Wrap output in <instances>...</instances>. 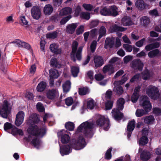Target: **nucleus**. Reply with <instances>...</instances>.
Returning <instances> with one entry per match:
<instances>
[{
  "label": "nucleus",
  "mask_w": 161,
  "mask_h": 161,
  "mask_svg": "<svg viewBox=\"0 0 161 161\" xmlns=\"http://www.w3.org/2000/svg\"><path fill=\"white\" fill-rule=\"evenodd\" d=\"M84 27L83 25H81L80 27L76 30V34L79 35L82 33L84 31Z\"/></svg>",
  "instance_id": "nucleus-60"
},
{
  "label": "nucleus",
  "mask_w": 161,
  "mask_h": 161,
  "mask_svg": "<svg viewBox=\"0 0 161 161\" xmlns=\"http://www.w3.org/2000/svg\"><path fill=\"white\" fill-rule=\"evenodd\" d=\"M88 92V89L86 88L83 87L79 89V94L80 95H83L86 94Z\"/></svg>",
  "instance_id": "nucleus-50"
},
{
  "label": "nucleus",
  "mask_w": 161,
  "mask_h": 161,
  "mask_svg": "<svg viewBox=\"0 0 161 161\" xmlns=\"http://www.w3.org/2000/svg\"><path fill=\"white\" fill-rule=\"evenodd\" d=\"M124 103L125 100L123 98H119L117 102V108L114 109L112 110V115L117 121L121 120L123 117V114L119 110H122L123 109Z\"/></svg>",
  "instance_id": "nucleus-5"
},
{
  "label": "nucleus",
  "mask_w": 161,
  "mask_h": 161,
  "mask_svg": "<svg viewBox=\"0 0 161 161\" xmlns=\"http://www.w3.org/2000/svg\"><path fill=\"white\" fill-rule=\"evenodd\" d=\"M128 78L127 77L125 76V75H124L121 80L119 81H115L114 82V85H121L125 82L128 80Z\"/></svg>",
  "instance_id": "nucleus-41"
},
{
  "label": "nucleus",
  "mask_w": 161,
  "mask_h": 161,
  "mask_svg": "<svg viewBox=\"0 0 161 161\" xmlns=\"http://www.w3.org/2000/svg\"><path fill=\"white\" fill-rule=\"evenodd\" d=\"M13 126V125L9 123L6 122L4 125V130L5 131L9 132V130H11Z\"/></svg>",
  "instance_id": "nucleus-46"
},
{
  "label": "nucleus",
  "mask_w": 161,
  "mask_h": 161,
  "mask_svg": "<svg viewBox=\"0 0 161 161\" xmlns=\"http://www.w3.org/2000/svg\"><path fill=\"white\" fill-rule=\"evenodd\" d=\"M72 12V10L71 8L65 7L60 10L59 15L61 16L71 14Z\"/></svg>",
  "instance_id": "nucleus-25"
},
{
  "label": "nucleus",
  "mask_w": 161,
  "mask_h": 161,
  "mask_svg": "<svg viewBox=\"0 0 161 161\" xmlns=\"http://www.w3.org/2000/svg\"><path fill=\"white\" fill-rule=\"evenodd\" d=\"M31 16L33 19L38 20L41 17V11L38 6H33L31 9Z\"/></svg>",
  "instance_id": "nucleus-12"
},
{
  "label": "nucleus",
  "mask_w": 161,
  "mask_h": 161,
  "mask_svg": "<svg viewBox=\"0 0 161 161\" xmlns=\"http://www.w3.org/2000/svg\"><path fill=\"white\" fill-rule=\"evenodd\" d=\"M104 78V76L101 74H97L95 75V78L97 81H101Z\"/></svg>",
  "instance_id": "nucleus-61"
},
{
  "label": "nucleus",
  "mask_w": 161,
  "mask_h": 161,
  "mask_svg": "<svg viewBox=\"0 0 161 161\" xmlns=\"http://www.w3.org/2000/svg\"><path fill=\"white\" fill-rule=\"evenodd\" d=\"M82 6L87 11H91L93 8V6L90 4L84 3L83 4Z\"/></svg>",
  "instance_id": "nucleus-58"
},
{
  "label": "nucleus",
  "mask_w": 161,
  "mask_h": 161,
  "mask_svg": "<svg viewBox=\"0 0 161 161\" xmlns=\"http://www.w3.org/2000/svg\"><path fill=\"white\" fill-rule=\"evenodd\" d=\"M73 102V99L71 97H68L65 100V103L68 106L71 105L72 104Z\"/></svg>",
  "instance_id": "nucleus-56"
},
{
  "label": "nucleus",
  "mask_w": 161,
  "mask_h": 161,
  "mask_svg": "<svg viewBox=\"0 0 161 161\" xmlns=\"http://www.w3.org/2000/svg\"><path fill=\"white\" fill-rule=\"evenodd\" d=\"M112 148L108 149L107 151L105 154V158L107 159H110L111 158V152Z\"/></svg>",
  "instance_id": "nucleus-59"
},
{
  "label": "nucleus",
  "mask_w": 161,
  "mask_h": 161,
  "mask_svg": "<svg viewBox=\"0 0 161 161\" xmlns=\"http://www.w3.org/2000/svg\"><path fill=\"white\" fill-rule=\"evenodd\" d=\"M71 15H69L68 16L64 18L60 21V23L61 25L65 24L71 18Z\"/></svg>",
  "instance_id": "nucleus-55"
},
{
  "label": "nucleus",
  "mask_w": 161,
  "mask_h": 161,
  "mask_svg": "<svg viewBox=\"0 0 161 161\" xmlns=\"http://www.w3.org/2000/svg\"><path fill=\"white\" fill-rule=\"evenodd\" d=\"M161 52L158 49H156L149 52L148 53V57L150 58H154L159 55Z\"/></svg>",
  "instance_id": "nucleus-32"
},
{
  "label": "nucleus",
  "mask_w": 161,
  "mask_h": 161,
  "mask_svg": "<svg viewBox=\"0 0 161 161\" xmlns=\"http://www.w3.org/2000/svg\"><path fill=\"white\" fill-rule=\"evenodd\" d=\"M97 44V42L96 41H94L92 42L90 46V49L92 52L94 53L95 52Z\"/></svg>",
  "instance_id": "nucleus-52"
},
{
  "label": "nucleus",
  "mask_w": 161,
  "mask_h": 161,
  "mask_svg": "<svg viewBox=\"0 0 161 161\" xmlns=\"http://www.w3.org/2000/svg\"><path fill=\"white\" fill-rule=\"evenodd\" d=\"M140 103L144 110L142 109H137L136 112V115L137 117H140L145 114H147L152 108L151 104L147 96H143L141 97Z\"/></svg>",
  "instance_id": "nucleus-4"
},
{
  "label": "nucleus",
  "mask_w": 161,
  "mask_h": 161,
  "mask_svg": "<svg viewBox=\"0 0 161 161\" xmlns=\"http://www.w3.org/2000/svg\"><path fill=\"white\" fill-rule=\"evenodd\" d=\"M49 77L50 78H57L59 76L58 71L54 69H51L49 70Z\"/></svg>",
  "instance_id": "nucleus-37"
},
{
  "label": "nucleus",
  "mask_w": 161,
  "mask_h": 161,
  "mask_svg": "<svg viewBox=\"0 0 161 161\" xmlns=\"http://www.w3.org/2000/svg\"><path fill=\"white\" fill-rule=\"evenodd\" d=\"M25 97L28 100H31L33 99L34 98L33 94L30 92L26 93Z\"/></svg>",
  "instance_id": "nucleus-63"
},
{
  "label": "nucleus",
  "mask_w": 161,
  "mask_h": 161,
  "mask_svg": "<svg viewBox=\"0 0 161 161\" xmlns=\"http://www.w3.org/2000/svg\"><path fill=\"white\" fill-rule=\"evenodd\" d=\"M87 107L88 109H92L94 106V101L92 99H89L87 101Z\"/></svg>",
  "instance_id": "nucleus-45"
},
{
  "label": "nucleus",
  "mask_w": 161,
  "mask_h": 161,
  "mask_svg": "<svg viewBox=\"0 0 161 161\" xmlns=\"http://www.w3.org/2000/svg\"><path fill=\"white\" fill-rule=\"evenodd\" d=\"M11 108L7 100H4L3 104L0 106V115L3 118L7 119L10 112Z\"/></svg>",
  "instance_id": "nucleus-9"
},
{
  "label": "nucleus",
  "mask_w": 161,
  "mask_h": 161,
  "mask_svg": "<svg viewBox=\"0 0 161 161\" xmlns=\"http://www.w3.org/2000/svg\"><path fill=\"white\" fill-rule=\"evenodd\" d=\"M37 110L40 112H42L44 110V108L42 104L40 103H38L36 105Z\"/></svg>",
  "instance_id": "nucleus-57"
},
{
  "label": "nucleus",
  "mask_w": 161,
  "mask_h": 161,
  "mask_svg": "<svg viewBox=\"0 0 161 161\" xmlns=\"http://www.w3.org/2000/svg\"><path fill=\"white\" fill-rule=\"evenodd\" d=\"M114 45V38L113 37L106 38L104 43V47L106 49L112 48Z\"/></svg>",
  "instance_id": "nucleus-18"
},
{
  "label": "nucleus",
  "mask_w": 161,
  "mask_h": 161,
  "mask_svg": "<svg viewBox=\"0 0 161 161\" xmlns=\"http://www.w3.org/2000/svg\"><path fill=\"white\" fill-rule=\"evenodd\" d=\"M144 121L147 124H152L154 121V118L153 116L150 115L144 118Z\"/></svg>",
  "instance_id": "nucleus-38"
},
{
  "label": "nucleus",
  "mask_w": 161,
  "mask_h": 161,
  "mask_svg": "<svg viewBox=\"0 0 161 161\" xmlns=\"http://www.w3.org/2000/svg\"><path fill=\"white\" fill-rule=\"evenodd\" d=\"M121 22L122 24L125 26L132 25L133 24L130 17L129 16L124 17L122 18Z\"/></svg>",
  "instance_id": "nucleus-23"
},
{
  "label": "nucleus",
  "mask_w": 161,
  "mask_h": 161,
  "mask_svg": "<svg viewBox=\"0 0 161 161\" xmlns=\"http://www.w3.org/2000/svg\"><path fill=\"white\" fill-rule=\"evenodd\" d=\"M80 16L81 18L87 20H89L90 18V13L87 12H82Z\"/></svg>",
  "instance_id": "nucleus-47"
},
{
  "label": "nucleus",
  "mask_w": 161,
  "mask_h": 161,
  "mask_svg": "<svg viewBox=\"0 0 161 161\" xmlns=\"http://www.w3.org/2000/svg\"><path fill=\"white\" fill-rule=\"evenodd\" d=\"M40 120L37 115L36 114H31L29 117L28 123L31 124L32 123H37Z\"/></svg>",
  "instance_id": "nucleus-22"
},
{
  "label": "nucleus",
  "mask_w": 161,
  "mask_h": 161,
  "mask_svg": "<svg viewBox=\"0 0 161 161\" xmlns=\"http://www.w3.org/2000/svg\"><path fill=\"white\" fill-rule=\"evenodd\" d=\"M146 93L152 99L161 101V92L160 94L158 89L155 86H148L146 89Z\"/></svg>",
  "instance_id": "nucleus-8"
},
{
  "label": "nucleus",
  "mask_w": 161,
  "mask_h": 161,
  "mask_svg": "<svg viewBox=\"0 0 161 161\" xmlns=\"http://www.w3.org/2000/svg\"><path fill=\"white\" fill-rule=\"evenodd\" d=\"M25 117V113L22 111L19 112L16 115L15 121V125L19 126L23 122Z\"/></svg>",
  "instance_id": "nucleus-15"
},
{
  "label": "nucleus",
  "mask_w": 161,
  "mask_h": 161,
  "mask_svg": "<svg viewBox=\"0 0 161 161\" xmlns=\"http://www.w3.org/2000/svg\"><path fill=\"white\" fill-rule=\"evenodd\" d=\"M141 23V24L144 26L148 25L150 21L149 18L147 16H143L140 18Z\"/></svg>",
  "instance_id": "nucleus-42"
},
{
  "label": "nucleus",
  "mask_w": 161,
  "mask_h": 161,
  "mask_svg": "<svg viewBox=\"0 0 161 161\" xmlns=\"http://www.w3.org/2000/svg\"><path fill=\"white\" fill-rule=\"evenodd\" d=\"M113 102L111 101H108L105 104V109L106 110L110 109L113 106Z\"/></svg>",
  "instance_id": "nucleus-54"
},
{
  "label": "nucleus",
  "mask_w": 161,
  "mask_h": 161,
  "mask_svg": "<svg viewBox=\"0 0 161 161\" xmlns=\"http://www.w3.org/2000/svg\"><path fill=\"white\" fill-rule=\"evenodd\" d=\"M139 97V93H133L131 97V101L133 103H135Z\"/></svg>",
  "instance_id": "nucleus-51"
},
{
  "label": "nucleus",
  "mask_w": 161,
  "mask_h": 161,
  "mask_svg": "<svg viewBox=\"0 0 161 161\" xmlns=\"http://www.w3.org/2000/svg\"><path fill=\"white\" fill-rule=\"evenodd\" d=\"M96 119V124L99 126H103V129L107 131L110 128L109 119L107 117L98 114L95 115L94 117Z\"/></svg>",
  "instance_id": "nucleus-7"
},
{
  "label": "nucleus",
  "mask_w": 161,
  "mask_h": 161,
  "mask_svg": "<svg viewBox=\"0 0 161 161\" xmlns=\"http://www.w3.org/2000/svg\"><path fill=\"white\" fill-rule=\"evenodd\" d=\"M59 95L58 92L57 90L56 89L49 90L47 94V98L51 99L58 97Z\"/></svg>",
  "instance_id": "nucleus-19"
},
{
  "label": "nucleus",
  "mask_w": 161,
  "mask_h": 161,
  "mask_svg": "<svg viewBox=\"0 0 161 161\" xmlns=\"http://www.w3.org/2000/svg\"><path fill=\"white\" fill-rule=\"evenodd\" d=\"M95 67L96 68L102 66L104 64L102 57L99 56H95L94 58Z\"/></svg>",
  "instance_id": "nucleus-20"
},
{
  "label": "nucleus",
  "mask_w": 161,
  "mask_h": 161,
  "mask_svg": "<svg viewBox=\"0 0 161 161\" xmlns=\"http://www.w3.org/2000/svg\"><path fill=\"white\" fill-rule=\"evenodd\" d=\"M27 131L29 134L27 138V140L31 141L33 146L35 147L38 148L41 146V143L37 137L43 136L46 133V129L43 128L39 129L36 125L32 124L29 127Z\"/></svg>",
  "instance_id": "nucleus-1"
},
{
  "label": "nucleus",
  "mask_w": 161,
  "mask_h": 161,
  "mask_svg": "<svg viewBox=\"0 0 161 161\" xmlns=\"http://www.w3.org/2000/svg\"><path fill=\"white\" fill-rule=\"evenodd\" d=\"M136 122L134 120L130 121L128 124L127 127V130L129 132L128 133L127 137L129 138L131 136V133L130 132L132 131L134 129L135 126Z\"/></svg>",
  "instance_id": "nucleus-21"
},
{
  "label": "nucleus",
  "mask_w": 161,
  "mask_h": 161,
  "mask_svg": "<svg viewBox=\"0 0 161 161\" xmlns=\"http://www.w3.org/2000/svg\"><path fill=\"white\" fill-rule=\"evenodd\" d=\"M153 114L157 115H159L161 114V109L158 108H153Z\"/></svg>",
  "instance_id": "nucleus-64"
},
{
  "label": "nucleus",
  "mask_w": 161,
  "mask_h": 161,
  "mask_svg": "<svg viewBox=\"0 0 161 161\" xmlns=\"http://www.w3.org/2000/svg\"><path fill=\"white\" fill-rule=\"evenodd\" d=\"M50 49L52 52L56 54H60L61 52V49L58 48V45L55 44H51Z\"/></svg>",
  "instance_id": "nucleus-28"
},
{
  "label": "nucleus",
  "mask_w": 161,
  "mask_h": 161,
  "mask_svg": "<svg viewBox=\"0 0 161 161\" xmlns=\"http://www.w3.org/2000/svg\"><path fill=\"white\" fill-rule=\"evenodd\" d=\"M115 86L113 88V91L116 95H120L123 92L124 90L122 86H120L114 85Z\"/></svg>",
  "instance_id": "nucleus-34"
},
{
  "label": "nucleus",
  "mask_w": 161,
  "mask_h": 161,
  "mask_svg": "<svg viewBox=\"0 0 161 161\" xmlns=\"http://www.w3.org/2000/svg\"><path fill=\"white\" fill-rule=\"evenodd\" d=\"M78 44L77 42L74 41L72 45V50L70 53L71 58L75 62L76 58L79 60L81 59V52L83 47H80L77 50Z\"/></svg>",
  "instance_id": "nucleus-6"
},
{
  "label": "nucleus",
  "mask_w": 161,
  "mask_h": 161,
  "mask_svg": "<svg viewBox=\"0 0 161 161\" xmlns=\"http://www.w3.org/2000/svg\"><path fill=\"white\" fill-rule=\"evenodd\" d=\"M93 80V71L90 70L88 71L87 73L86 77V82H89L90 84L92 83V81Z\"/></svg>",
  "instance_id": "nucleus-33"
},
{
  "label": "nucleus",
  "mask_w": 161,
  "mask_h": 161,
  "mask_svg": "<svg viewBox=\"0 0 161 161\" xmlns=\"http://www.w3.org/2000/svg\"><path fill=\"white\" fill-rule=\"evenodd\" d=\"M53 11V8L52 5L48 4L46 5L43 9L44 13L46 15H50Z\"/></svg>",
  "instance_id": "nucleus-27"
},
{
  "label": "nucleus",
  "mask_w": 161,
  "mask_h": 161,
  "mask_svg": "<svg viewBox=\"0 0 161 161\" xmlns=\"http://www.w3.org/2000/svg\"><path fill=\"white\" fill-rule=\"evenodd\" d=\"M95 121L90 120L82 123L78 127L77 132H81L85 136L92 137L93 136L92 128L94 126Z\"/></svg>",
  "instance_id": "nucleus-3"
},
{
  "label": "nucleus",
  "mask_w": 161,
  "mask_h": 161,
  "mask_svg": "<svg viewBox=\"0 0 161 161\" xmlns=\"http://www.w3.org/2000/svg\"><path fill=\"white\" fill-rule=\"evenodd\" d=\"M126 28L114 25H112L110 28V30L111 32L116 31H123L126 30Z\"/></svg>",
  "instance_id": "nucleus-26"
},
{
  "label": "nucleus",
  "mask_w": 161,
  "mask_h": 161,
  "mask_svg": "<svg viewBox=\"0 0 161 161\" xmlns=\"http://www.w3.org/2000/svg\"><path fill=\"white\" fill-rule=\"evenodd\" d=\"M79 72V68L78 67L72 66L71 67V72L72 75L74 77L77 76Z\"/></svg>",
  "instance_id": "nucleus-40"
},
{
  "label": "nucleus",
  "mask_w": 161,
  "mask_h": 161,
  "mask_svg": "<svg viewBox=\"0 0 161 161\" xmlns=\"http://www.w3.org/2000/svg\"><path fill=\"white\" fill-rule=\"evenodd\" d=\"M146 40L145 38H143L141 40L139 41L136 43V45L138 47H142L145 41Z\"/></svg>",
  "instance_id": "nucleus-62"
},
{
  "label": "nucleus",
  "mask_w": 161,
  "mask_h": 161,
  "mask_svg": "<svg viewBox=\"0 0 161 161\" xmlns=\"http://www.w3.org/2000/svg\"><path fill=\"white\" fill-rule=\"evenodd\" d=\"M123 47L127 52H130L132 50V47L131 45L127 44H123Z\"/></svg>",
  "instance_id": "nucleus-49"
},
{
  "label": "nucleus",
  "mask_w": 161,
  "mask_h": 161,
  "mask_svg": "<svg viewBox=\"0 0 161 161\" xmlns=\"http://www.w3.org/2000/svg\"><path fill=\"white\" fill-rule=\"evenodd\" d=\"M109 8L106 7L102 8L100 10V13L103 15L109 16Z\"/></svg>",
  "instance_id": "nucleus-44"
},
{
  "label": "nucleus",
  "mask_w": 161,
  "mask_h": 161,
  "mask_svg": "<svg viewBox=\"0 0 161 161\" xmlns=\"http://www.w3.org/2000/svg\"><path fill=\"white\" fill-rule=\"evenodd\" d=\"M12 43H15V45L18 47H23L27 49L31 48V46L29 44L25 42H22L19 39L16 40Z\"/></svg>",
  "instance_id": "nucleus-17"
},
{
  "label": "nucleus",
  "mask_w": 161,
  "mask_h": 161,
  "mask_svg": "<svg viewBox=\"0 0 161 161\" xmlns=\"http://www.w3.org/2000/svg\"><path fill=\"white\" fill-rule=\"evenodd\" d=\"M153 74L152 71H150L147 69L145 70L140 75L139 74H137L134 75L130 80L131 82H133L138 80L141 76H142L144 80H146L149 78Z\"/></svg>",
  "instance_id": "nucleus-10"
},
{
  "label": "nucleus",
  "mask_w": 161,
  "mask_h": 161,
  "mask_svg": "<svg viewBox=\"0 0 161 161\" xmlns=\"http://www.w3.org/2000/svg\"><path fill=\"white\" fill-rule=\"evenodd\" d=\"M142 135L139 141V143L140 145L143 146L146 144L148 141V139L147 137L148 134V130L143 129L142 131Z\"/></svg>",
  "instance_id": "nucleus-14"
},
{
  "label": "nucleus",
  "mask_w": 161,
  "mask_h": 161,
  "mask_svg": "<svg viewBox=\"0 0 161 161\" xmlns=\"http://www.w3.org/2000/svg\"><path fill=\"white\" fill-rule=\"evenodd\" d=\"M99 23V21L97 20H92L89 25V26L91 28H92L97 26Z\"/></svg>",
  "instance_id": "nucleus-53"
},
{
  "label": "nucleus",
  "mask_w": 161,
  "mask_h": 161,
  "mask_svg": "<svg viewBox=\"0 0 161 161\" xmlns=\"http://www.w3.org/2000/svg\"><path fill=\"white\" fill-rule=\"evenodd\" d=\"M86 145V142L84 138L80 136L75 143L73 145H65L60 146V152L62 156L69 154L72 151L71 147L75 150H80L83 148Z\"/></svg>",
  "instance_id": "nucleus-2"
},
{
  "label": "nucleus",
  "mask_w": 161,
  "mask_h": 161,
  "mask_svg": "<svg viewBox=\"0 0 161 161\" xmlns=\"http://www.w3.org/2000/svg\"><path fill=\"white\" fill-rule=\"evenodd\" d=\"M46 86V83L44 81H42L40 82L38 85L36 87V90L38 92H42L44 90Z\"/></svg>",
  "instance_id": "nucleus-35"
},
{
  "label": "nucleus",
  "mask_w": 161,
  "mask_h": 161,
  "mask_svg": "<svg viewBox=\"0 0 161 161\" xmlns=\"http://www.w3.org/2000/svg\"><path fill=\"white\" fill-rule=\"evenodd\" d=\"M151 155V153L149 152L144 151L141 154V158L143 161H147L150 158Z\"/></svg>",
  "instance_id": "nucleus-24"
},
{
  "label": "nucleus",
  "mask_w": 161,
  "mask_h": 161,
  "mask_svg": "<svg viewBox=\"0 0 161 161\" xmlns=\"http://www.w3.org/2000/svg\"><path fill=\"white\" fill-rule=\"evenodd\" d=\"M71 87V83L69 80L66 81L63 85V88L64 92H68Z\"/></svg>",
  "instance_id": "nucleus-36"
},
{
  "label": "nucleus",
  "mask_w": 161,
  "mask_h": 161,
  "mask_svg": "<svg viewBox=\"0 0 161 161\" xmlns=\"http://www.w3.org/2000/svg\"><path fill=\"white\" fill-rule=\"evenodd\" d=\"M136 6L140 10H143L145 8V5L143 0H137L136 2Z\"/></svg>",
  "instance_id": "nucleus-31"
},
{
  "label": "nucleus",
  "mask_w": 161,
  "mask_h": 161,
  "mask_svg": "<svg viewBox=\"0 0 161 161\" xmlns=\"http://www.w3.org/2000/svg\"><path fill=\"white\" fill-rule=\"evenodd\" d=\"M65 126L67 129L70 131H72L75 128V125L73 122H69L65 124Z\"/></svg>",
  "instance_id": "nucleus-43"
},
{
  "label": "nucleus",
  "mask_w": 161,
  "mask_h": 161,
  "mask_svg": "<svg viewBox=\"0 0 161 161\" xmlns=\"http://www.w3.org/2000/svg\"><path fill=\"white\" fill-rule=\"evenodd\" d=\"M57 135L62 143H67L70 140V138L68 134V132L65 130H62L58 132Z\"/></svg>",
  "instance_id": "nucleus-11"
},
{
  "label": "nucleus",
  "mask_w": 161,
  "mask_h": 161,
  "mask_svg": "<svg viewBox=\"0 0 161 161\" xmlns=\"http://www.w3.org/2000/svg\"><path fill=\"white\" fill-rule=\"evenodd\" d=\"M109 16H116L118 14V8L115 6H112L109 8Z\"/></svg>",
  "instance_id": "nucleus-30"
},
{
  "label": "nucleus",
  "mask_w": 161,
  "mask_h": 161,
  "mask_svg": "<svg viewBox=\"0 0 161 161\" xmlns=\"http://www.w3.org/2000/svg\"><path fill=\"white\" fill-rule=\"evenodd\" d=\"M58 34V32L57 31H55L51 33L47 34V37L48 38L54 39L56 37Z\"/></svg>",
  "instance_id": "nucleus-48"
},
{
  "label": "nucleus",
  "mask_w": 161,
  "mask_h": 161,
  "mask_svg": "<svg viewBox=\"0 0 161 161\" xmlns=\"http://www.w3.org/2000/svg\"><path fill=\"white\" fill-rule=\"evenodd\" d=\"M102 71L104 74L107 75H110L115 72L114 67L111 64L104 66L103 68Z\"/></svg>",
  "instance_id": "nucleus-13"
},
{
  "label": "nucleus",
  "mask_w": 161,
  "mask_h": 161,
  "mask_svg": "<svg viewBox=\"0 0 161 161\" xmlns=\"http://www.w3.org/2000/svg\"><path fill=\"white\" fill-rule=\"evenodd\" d=\"M78 25V24L76 23L69 25L66 28L67 31L70 34L73 33Z\"/></svg>",
  "instance_id": "nucleus-29"
},
{
  "label": "nucleus",
  "mask_w": 161,
  "mask_h": 161,
  "mask_svg": "<svg viewBox=\"0 0 161 161\" xmlns=\"http://www.w3.org/2000/svg\"><path fill=\"white\" fill-rule=\"evenodd\" d=\"M144 64L139 59L133 60L131 63V67L135 69H138L140 71L142 70Z\"/></svg>",
  "instance_id": "nucleus-16"
},
{
  "label": "nucleus",
  "mask_w": 161,
  "mask_h": 161,
  "mask_svg": "<svg viewBox=\"0 0 161 161\" xmlns=\"http://www.w3.org/2000/svg\"><path fill=\"white\" fill-rule=\"evenodd\" d=\"M106 29L103 26H101L99 30V36L98 37L97 41H98L103 36L106 35Z\"/></svg>",
  "instance_id": "nucleus-39"
}]
</instances>
